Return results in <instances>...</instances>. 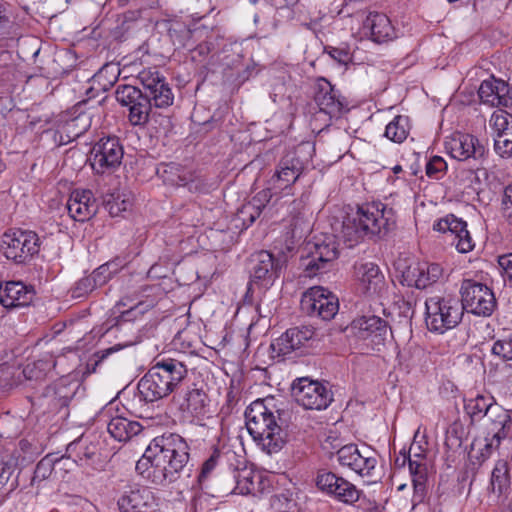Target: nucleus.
<instances>
[{
    "label": "nucleus",
    "instance_id": "6e6552de",
    "mask_svg": "<svg viewBox=\"0 0 512 512\" xmlns=\"http://www.w3.org/2000/svg\"><path fill=\"white\" fill-rule=\"evenodd\" d=\"M292 395L305 409H326L333 400V394L324 384L308 377L298 378L292 383Z\"/></svg>",
    "mask_w": 512,
    "mask_h": 512
},
{
    "label": "nucleus",
    "instance_id": "f8f14e48",
    "mask_svg": "<svg viewBox=\"0 0 512 512\" xmlns=\"http://www.w3.org/2000/svg\"><path fill=\"white\" fill-rule=\"evenodd\" d=\"M303 312L323 320H331L339 309L338 299L323 287L315 286L303 293L300 301Z\"/></svg>",
    "mask_w": 512,
    "mask_h": 512
},
{
    "label": "nucleus",
    "instance_id": "39448f33",
    "mask_svg": "<svg viewBox=\"0 0 512 512\" xmlns=\"http://www.w3.org/2000/svg\"><path fill=\"white\" fill-rule=\"evenodd\" d=\"M0 248L6 259L15 264H26L38 254L40 239L31 230H10L2 235Z\"/></svg>",
    "mask_w": 512,
    "mask_h": 512
},
{
    "label": "nucleus",
    "instance_id": "412c9836",
    "mask_svg": "<svg viewBox=\"0 0 512 512\" xmlns=\"http://www.w3.org/2000/svg\"><path fill=\"white\" fill-rule=\"evenodd\" d=\"M351 331L358 339L367 341L372 347H377L383 345L387 339L389 326L378 316H362L352 321Z\"/></svg>",
    "mask_w": 512,
    "mask_h": 512
},
{
    "label": "nucleus",
    "instance_id": "603ef678",
    "mask_svg": "<svg viewBox=\"0 0 512 512\" xmlns=\"http://www.w3.org/2000/svg\"><path fill=\"white\" fill-rule=\"evenodd\" d=\"M447 171V163L440 156H433L426 164V175L439 180L444 177Z\"/></svg>",
    "mask_w": 512,
    "mask_h": 512
},
{
    "label": "nucleus",
    "instance_id": "c03bdc74",
    "mask_svg": "<svg viewBox=\"0 0 512 512\" xmlns=\"http://www.w3.org/2000/svg\"><path fill=\"white\" fill-rule=\"evenodd\" d=\"M135 343H136L135 341H127L125 343L115 344L109 348L95 352L87 363L88 371L91 373L96 372L97 366L100 363H102L105 359H107L110 355H112L126 347L132 346Z\"/></svg>",
    "mask_w": 512,
    "mask_h": 512
},
{
    "label": "nucleus",
    "instance_id": "6e6d98bb",
    "mask_svg": "<svg viewBox=\"0 0 512 512\" xmlns=\"http://www.w3.org/2000/svg\"><path fill=\"white\" fill-rule=\"evenodd\" d=\"M503 205L507 219L509 223L512 224V183L507 185L504 189Z\"/></svg>",
    "mask_w": 512,
    "mask_h": 512
},
{
    "label": "nucleus",
    "instance_id": "13d9d810",
    "mask_svg": "<svg viewBox=\"0 0 512 512\" xmlns=\"http://www.w3.org/2000/svg\"><path fill=\"white\" fill-rule=\"evenodd\" d=\"M237 217L239 220L242 221L243 225L245 227H249L252 225L257 218L260 216L254 215V213H244V205L238 210Z\"/></svg>",
    "mask_w": 512,
    "mask_h": 512
},
{
    "label": "nucleus",
    "instance_id": "f03ea898",
    "mask_svg": "<svg viewBox=\"0 0 512 512\" xmlns=\"http://www.w3.org/2000/svg\"><path fill=\"white\" fill-rule=\"evenodd\" d=\"M395 224L393 208L382 202L363 203L343 218L340 230L335 229L336 237L352 248L366 239L384 237Z\"/></svg>",
    "mask_w": 512,
    "mask_h": 512
},
{
    "label": "nucleus",
    "instance_id": "ea45409f",
    "mask_svg": "<svg viewBox=\"0 0 512 512\" xmlns=\"http://www.w3.org/2000/svg\"><path fill=\"white\" fill-rule=\"evenodd\" d=\"M150 103V108H167L173 104L174 95L169 84L165 81L151 92L144 94Z\"/></svg>",
    "mask_w": 512,
    "mask_h": 512
},
{
    "label": "nucleus",
    "instance_id": "c85d7f7f",
    "mask_svg": "<svg viewBox=\"0 0 512 512\" xmlns=\"http://www.w3.org/2000/svg\"><path fill=\"white\" fill-rule=\"evenodd\" d=\"M478 95L482 103L491 107H507L512 102V97L509 95L508 84L494 77L484 80L481 83Z\"/></svg>",
    "mask_w": 512,
    "mask_h": 512
},
{
    "label": "nucleus",
    "instance_id": "e2e57ef3",
    "mask_svg": "<svg viewBox=\"0 0 512 512\" xmlns=\"http://www.w3.org/2000/svg\"><path fill=\"white\" fill-rule=\"evenodd\" d=\"M9 22V17L7 15L6 7L3 3L0 2V25H5Z\"/></svg>",
    "mask_w": 512,
    "mask_h": 512
},
{
    "label": "nucleus",
    "instance_id": "09e8293b",
    "mask_svg": "<svg viewBox=\"0 0 512 512\" xmlns=\"http://www.w3.org/2000/svg\"><path fill=\"white\" fill-rule=\"evenodd\" d=\"M15 466L16 464L14 461H7L2 464L0 472V493L4 492L5 490L7 492H11L16 489L17 481H10L11 476L14 473Z\"/></svg>",
    "mask_w": 512,
    "mask_h": 512
},
{
    "label": "nucleus",
    "instance_id": "680f3d73",
    "mask_svg": "<svg viewBox=\"0 0 512 512\" xmlns=\"http://www.w3.org/2000/svg\"><path fill=\"white\" fill-rule=\"evenodd\" d=\"M137 314V307H132L126 311H123L120 315L122 321H131Z\"/></svg>",
    "mask_w": 512,
    "mask_h": 512
},
{
    "label": "nucleus",
    "instance_id": "2f4dec72",
    "mask_svg": "<svg viewBox=\"0 0 512 512\" xmlns=\"http://www.w3.org/2000/svg\"><path fill=\"white\" fill-rule=\"evenodd\" d=\"M170 395L164 385L157 380L151 368L144 374L137 384V397L140 402L153 403Z\"/></svg>",
    "mask_w": 512,
    "mask_h": 512
},
{
    "label": "nucleus",
    "instance_id": "0eeeda50",
    "mask_svg": "<svg viewBox=\"0 0 512 512\" xmlns=\"http://www.w3.org/2000/svg\"><path fill=\"white\" fill-rule=\"evenodd\" d=\"M250 282L251 286L269 288L279 278L286 266L285 256H274L272 253L262 250L251 256Z\"/></svg>",
    "mask_w": 512,
    "mask_h": 512
},
{
    "label": "nucleus",
    "instance_id": "de8ad7c7",
    "mask_svg": "<svg viewBox=\"0 0 512 512\" xmlns=\"http://www.w3.org/2000/svg\"><path fill=\"white\" fill-rule=\"evenodd\" d=\"M223 458L224 455L219 450H214L211 456L202 464L200 473L197 477L198 483L202 489L208 488L205 482Z\"/></svg>",
    "mask_w": 512,
    "mask_h": 512
},
{
    "label": "nucleus",
    "instance_id": "a211bd4d",
    "mask_svg": "<svg viewBox=\"0 0 512 512\" xmlns=\"http://www.w3.org/2000/svg\"><path fill=\"white\" fill-rule=\"evenodd\" d=\"M304 166L298 150L287 152L280 159L276 171L269 181L270 185H273L275 191H286V195L291 194V187L302 174Z\"/></svg>",
    "mask_w": 512,
    "mask_h": 512
},
{
    "label": "nucleus",
    "instance_id": "f3484780",
    "mask_svg": "<svg viewBox=\"0 0 512 512\" xmlns=\"http://www.w3.org/2000/svg\"><path fill=\"white\" fill-rule=\"evenodd\" d=\"M117 506L119 512H160L155 493L150 487L138 484L123 491Z\"/></svg>",
    "mask_w": 512,
    "mask_h": 512
},
{
    "label": "nucleus",
    "instance_id": "e433bc0d",
    "mask_svg": "<svg viewBox=\"0 0 512 512\" xmlns=\"http://www.w3.org/2000/svg\"><path fill=\"white\" fill-rule=\"evenodd\" d=\"M97 445L92 442H88L87 438L81 437L80 439L70 443L67 446V452L69 453L70 463L68 469L73 463L80 462V465L87 463L92 460L97 454Z\"/></svg>",
    "mask_w": 512,
    "mask_h": 512
},
{
    "label": "nucleus",
    "instance_id": "20e7f679",
    "mask_svg": "<svg viewBox=\"0 0 512 512\" xmlns=\"http://www.w3.org/2000/svg\"><path fill=\"white\" fill-rule=\"evenodd\" d=\"M462 317L463 306L454 296L434 295L425 301V323L432 332L443 334L456 327Z\"/></svg>",
    "mask_w": 512,
    "mask_h": 512
},
{
    "label": "nucleus",
    "instance_id": "bf43d9fd",
    "mask_svg": "<svg viewBox=\"0 0 512 512\" xmlns=\"http://www.w3.org/2000/svg\"><path fill=\"white\" fill-rule=\"evenodd\" d=\"M498 264L504 270L506 276L512 281V259L510 256H499Z\"/></svg>",
    "mask_w": 512,
    "mask_h": 512
},
{
    "label": "nucleus",
    "instance_id": "bb28decb",
    "mask_svg": "<svg viewBox=\"0 0 512 512\" xmlns=\"http://www.w3.org/2000/svg\"><path fill=\"white\" fill-rule=\"evenodd\" d=\"M36 292L33 286H28L21 281H9L0 286V303L5 308L29 306Z\"/></svg>",
    "mask_w": 512,
    "mask_h": 512
},
{
    "label": "nucleus",
    "instance_id": "a19ab883",
    "mask_svg": "<svg viewBox=\"0 0 512 512\" xmlns=\"http://www.w3.org/2000/svg\"><path fill=\"white\" fill-rule=\"evenodd\" d=\"M493 398L478 395L473 399L468 400L465 404V409L472 419L482 418L487 415L489 411L494 412L495 410L500 413L502 409L495 407L493 408Z\"/></svg>",
    "mask_w": 512,
    "mask_h": 512
},
{
    "label": "nucleus",
    "instance_id": "c9c22d12",
    "mask_svg": "<svg viewBox=\"0 0 512 512\" xmlns=\"http://www.w3.org/2000/svg\"><path fill=\"white\" fill-rule=\"evenodd\" d=\"M511 486L509 465L506 460L499 459L491 473L490 489L498 497L505 495Z\"/></svg>",
    "mask_w": 512,
    "mask_h": 512
},
{
    "label": "nucleus",
    "instance_id": "8fccbe9b",
    "mask_svg": "<svg viewBox=\"0 0 512 512\" xmlns=\"http://www.w3.org/2000/svg\"><path fill=\"white\" fill-rule=\"evenodd\" d=\"M512 116L506 111L494 112L490 119V126L493 128L496 136L511 130Z\"/></svg>",
    "mask_w": 512,
    "mask_h": 512
},
{
    "label": "nucleus",
    "instance_id": "7c9ffc66",
    "mask_svg": "<svg viewBox=\"0 0 512 512\" xmlns=\"http://www.w3.org/2000/svg\"><path fill=\"white\" fill-rule=\"evenodd\" d=\"M180 410L189 417L203 420L209 413V399L200 388L193 387L185 393L179 405Z\"/></svg>",
    "mask_w": 512,
    "mask_h": 512
},
{
    "label": "nucleus",
    "instance_id": "72a5a7b5",
    "mask_svg": "<svg viewBox=\"0 0 512 512\" xmlns=\"http://www.w3.org/2000/svg\"><path fill=\"white\" fill-rule=\"evenodd\" d=\"M114 266L113 262L106 263L98 267L91 276L84 277L80 279L73 290V297H83L89 292L93 291L97 285V282L100 284L105 283L106 280L110 277L111 273L116 272V268L110 270V268Z\"/></svg>",
    "mask_w": 512,
    "mask_h": 512
},
{
    "label": "nucleus",
    "instance_id": "4d7b16f0",
    "mask_svg": "<svg viewBox=\"0 0 512 512\" xmlns=\"http://www.w3.org/2000/svg\"><path fill=\"white\" fill-rule=\"evenodd\" d=\"M119 73H120V69L117 67V65L106 64L100 69V71L98 73V77H102L104 75L110 74L113 77V79L109 80V85L112 86L114 84V82L117 80V76L119 75Z\"/></svg>",
    "mask_w": 512,
    "mask_h": 512
},
{
    "label": "nucleus",
    "instance_id": "aec40b11",
    "mask_svg": "<svg viewBox=\"0 0 512 512\" xmlns=\"http://www.w3.org/2000/svg\"><path fill=\"white\" fill-rule=\"evenodd\" d=\"M433 230L448 234L451 237V243L455 245L460 253H468L475 247V242L467 229L466 221L454 214H447L435 221Z\"/></svg>",
    "mask_w": 512,
    "mask_h": 512
},
{
    "label": "nucleus",
    "instance_id": "ddd939ff",
    "mask_svg": "<svg viewBox=\"0 0 512 512\" xmlns=\"http://www.w3.org/2000/svg\"><path fill=\"white\" fill-rule=\"evenodd\" d=\"M124 155L123 147L117 137H106L96 142L90 150L89 160L92 169L104 174L119 167Z\"/></svg>",
    "mask_w": 512,
    "mask_h": 512
},
{
    "label": "nucleus",
    "instance_id": "b1692460",
    "mask_svg": "<svg viewBox=\"0 0 512 512\" xmlns=\"http://www.w3.org/2000/svg\"><path fill=\"white\" fill-rule=\"evenodd\" d=\"M314 334V329L309 326L290 328L272 342L271 349L277 356H287L305 346Z\"/></svg>",
    "mask_w": 512,
    "mask_h": 512
},
{
    "label": "nucleus",
    "instance_id": "4468645a",
    "mask_svg": "<svg viewBox=\"0 0 512 512\" xmlns=\"http://www.w3.org/2000/svg\"><path fill=\"white\" fill-rule=\"evenodd\" d=\"M316 486L323 493L347 505L356 503L362 493L353 483L326 470L318 472Z\"/></svg>",
    "mask_w": 512,
    "mask_h": 512
},
{
    "label": "nucleus",
    "instance_id": "f704fd0d",
    "mask_svg": "<svg viewBox=\"0 0 512 512\" xmlns=\"http://www.w3.org/2000/svg\"><path fill=\"white\" fill-rule=\"evenodd\" d=\"M107 430L115 440L122 442L138 435L142 430V426L137 421H131L125 417L116 416L108 422Z\"/></svg>",
    "mask_w": 512,
    "mask_h": 512
},
{
    "label": "nucleus",
    "instance_id": "864d4df0",
    "mask_svg": "<svg viewBox=\"0 0 512 512\" xmlns=\"http://www.w3.org/2000/svg\"><path fill=\"white\" fill-rule=\"evenodd\" d=\"M492 353L505 360H512V335L508 338L497 340L492 346Z\"/></svg>",
    "mask_w": 512,
    "mask_h": 512
},
{
    "label": "nucleus",
    "instance_id": "cd10ccee",
    "mask_svg": "<svg viewBox=\"0 0 512 512\" xmlns=\"http://www.w3.org/2000/svg\"><path fill=\"white\" fill-rule=\"evenodd\" d=\"M354 273L364 294L375 295L382 291L385 278L378 265L372 262L357 263L354 266Z\"/></svg>",
    "mask_w": 512,
    "mask_h": 512
},
{
    "label": "nucleus",
    "instance_id": "473e14b6",
    "mask_svg": "<svg viewBox=\"0 0 512 512\" xmlns=\"http://www.w3.org/2000/svg\"><path fill=\"white\" fill-rule=\"evenodd\" d=\"M408 462L414 490L412 503L415 506L423 502L426 496L427 467L420 454H415L414 458L409 456Z\"/></svg>",
    "mask_w": 512,
    "mask_h": 512
},
{
    "label": "nucleus",
    "instance_id": "052dcab7",
    "mask_svg": "<svg viewBox=\"0 0 512 512\" xmlns=\"http://www.w3.org/2000/svg\"><path fill=\"white\" fill-rule=\"evenodd\" d=\"M129 202L122 200L119 204L116 200L114 203L109 204V210L112 215H117L120 211H126L128 209Z\"/></svg>",
    "mask_w": 512,
    "mask_h": 512
},
{
    "label": "nucleus",
    "instance_id": "dca6fc26",
    "mask_svg": "<svg viewBox=\"0 0 512 512\" xmlns=\"http://www.w3.org/2000/svg\"><path fill=\"white\" fill-rule=\"evenodd\" d=\"M305 249L307 254L301 256V266L307 277H314L326 271L329 264L338 257L334 241L308 244Z\"/></svg>",
    "mask_w": 512,
    "mask_h": 512
},
{
    "label": "nucleus",
    "instance_id": "7ed1b4c3",
    "mask_svg": "<svg viewBox=\"0 0 512 512\" xmlns=\"http://www.w3.org/2000/svg\"><path fill=\"white\" fill-rule=\"evenodd\" d=\"M290 414L269 408L265 400L252 402L245 411V424L253 440L268 454L279 452L289 438Z\"/></svg>",
    "mask_w": 512,
    "mask_h": 512
},
{
    "label": "nucleus",
    "instance_id": "4c0bfd02",
    "mask_svg": "<svg viewBox=\"0 0 512 512\" xmlns=\"http://www.w3.org/2000/svg\"><path fill=\"white\" fill-rule=\"evenodd\" d=\"M260 479V475L255 474L253 471H237L233 476V481L236 485L232 491L241 495H256L261 492Z\"/></svg>",
    "mask_w": 512,
    "mask_h": 512
},
{
    "label": "nucleus",
    "instance_id": "c756f323",
    "mask_svg": "<svg viewBox=\"0 0 512 512\" xmlns=\"http://www.w3.org/2000/svg\"><path fill=\"white\" fill-rule=\"evenodd\" d=\"M512 426V420L507 411L501 410L495 419H492L491 437L485 438L484 448L481 449L480 458L482 461L488 459L492 452L499 448L501 441L508 437Z\"/></svg>",
    "mask_w": 512,
    "mask_h": 512
},
{
    "label": "nucleus",
    "instance_id": "423d86ee",
    "mask_svg": "<svg viewBox=\"0 0 512 512\" xmlns=\"http://www.w3.org/2000/svg\"><path fill=\"white\" fill-rule=\"evenodd\" d=\"M463 311L481 317H489L497 308L493 290L484 283L473 279H464L460 288Z\"/></svg>",
    "mask_w": 512,
    "mask_h": 512
},
{
    "label": "nucleus",
    "instance_id": "1a4fd4ad",
    "mask_svg": "<svg viewBox=\"0 0 512 512\" xmlns=\"http://www.w3.org/2000/svg\"><path fill=\"white\" fill-rule=\"evenodd\" d=\"M75 386L67 379L61 378L46 386L44 390L32 399V405L42 413H59L67 409L75 395Z\"/></svg>",
    "mask_w": 512,
    "mask_h": 512
},
{
    "label": "nucleus",
    "instance_id": "a18cd8bd",
    "mask_svg": "<svg viewBox=\"0 0 512 512\" xmlns=\"http://www.w3.org/2000/svg\"><path fill=\"white\" fill-rule=\"evenodd\" d=\"M90 125L91 116L88 113L80 112L65 123V130L73 137H79L89 129Z\"/></svg>",
    "mask_w": 512,
    "mask_h": 512
},
{
    "label": "nucleus",
    "instance_id": "2eb2a0df",
    "mask_svg": "<svg viewBox=\"0 0 512 512\" xmlns=\"http://www.w3.org/2000/svg\"><path fill=\"white\" fill-rule=\"evenodd\" d=\"M337 459L342 467H346L358 475L373 476L377 466L376 452L369 447L359 450L355 444H348L337 451Z\"/></svg>",
    "mask_w": 512,
    "mask_h": 512
},
{
    "label": "nucleus",
    "instance_id": "5fc2aeb1",
    "mask_svg": "<svg viewBox=\"0 0 512 512\" xmlns=\"http://www.w3.org/2000/svg\"><path fill=\"white\" fill-rule=\"evenodd\" d=\"M328 54L340 64H347L351 60L350 53L347 49L329 47Z\"/></svg>",
    "mask_w": 512,
    "mask_h": 512
},
{
    "label": "nucleus",
    "instance_id": "79ce46f5",
    "mask_svg": "<svg viewBox=\"0 0 512 512\" xmlns=\"http://www.w3.org/2000/svg\"><path fill=\"white\" fill-rule=\"evenodd\" d=\"M408 133V117L403 115L395 116L385 129V136L395 143H402L407 138Z\"/></svg>",
    "mask_w": 512,
    "mask_h": 512
},
{
    "label": "nucleus",
    "instance_id": "6ab92c4d",
    "mask_svg": "<svg viewBox=\"0 0 512 512\" xmlns=\"http://www.w3.org/2000/svg\"><path fill=\"white\" fill-rule=\"evenodd\" d=\"M444 269L438 263L414 261L402 270V283L408 287L425 289L439 282Z\"/></svg>",
    "mask_w": 512,
    "mask_h": 512
},
{
    "label": "nucleus",
    "instance_id": "49530a36",
    "mask_svg": "<svg viewBox=\"0 0 512 512\" xmlns=\"http://www.w3.org/2000/svg\"><path fill=\"white\" fill-rule=\"evenodd\" d=\"M138 79L145 89V93L151 92L159 86V84L166 81L165 77L159 73L155 68L144 69L138 74Z\"/></svg>",
    "mask_w": 512,
    "mask_h": 512
},
{
    "label": "nucleus",
    "instance_id": "4be33fe9",
    "mask_svg": "<svg viewBox=\"0 0 512 512\" xmlns=\"http://www.w3.org/2000/svg\"><path fill=\"white\" fill-rule=\"evenodd\" d=\"M151 370L157 380L164 385L170 394L186 379L188 368L184 361L174 358L155 359Z\"/></svg>",
    "mask_w": 512,
    "mask_h": 512
},
{
    "label": "nucleus",
    "instance_id": "f257e3e1",
    "mask_svg": "<svg viewBox=\"0 0 512 512\" xmlns=\"http://www.w3.org/2000/svg\"><path fill=\"white\" fill-rule=\"evenodd\" d=\"M190 447L179 434L169 433L154 438L136 463V471L154 484L176 481L186 469Z\"/></svg>",
    "mask_w": 512,
    "mask_h": 512
},
{
    "label": "nucleus",
    "instance_id": "3c124183",
    "mask_svg": "<svg viewBox=\"0 0 512 512\" xmlns=\"http://www.w3.org/2000/svg\"><path fill=\"white\" fill-rule=\"evenodd\" d=\"M494 149L501 157L512 156V124L511 130L495 136Z\"/></svg>",
    "mask_w": 512,
    "mask_h": 512
},
{
    "label": "nucleus",
    "instance_id": "774afa93",
    "mask_svg": "<svg viewBox=\"0 0 512 512\" xmlns=\"http://www.w3.org/2000/svg\"><path fill=\"white\" fill-rule=\"evenodd\" d=\"M405 486H406L405 484L400 485V486L398 487V490H403V489L405 488Z\"/></svg>",
    "mask_w": 512,
    "mask_h": 512
},
{
    "label": "nucleus",
    "instance_id": "9b49d317",
    "mask_svg": "<svg viewBox=\"0 0 512 512\" xmlns=\"http://www.w3.org/2000/svg\"><path fill=\"white\" fill-rule=\"evenodd\" d=\"M117 102L129 108L128 119L133 126H144L149 122L150 103L143 92L128 84H120L115 90Z\"/></svg>",
    "mask_w": 512,
    "mask_h": 512
},
{
    "label": "nucleus",
    "instance_id": "5701e85b",
    "mask_svg": "<svg viewBox=\"0 0 512 512\" xmlns=\"http://www.w3.org/2000/svg\"><path fill=\"white\" fill-rule=\"evenodd\" d=\"M314 101L320 112L329 115L330 118L340 117L346 108L339 91L324 78L319 79L316 83Z\"/></svg>",
    "mask_w": 512,
    "mask_h": 512
},
{
    "label": "nucleus",
    "instance_id": "0e129e2a",
    "mask_svg": "<svg viewBox=\"0 0 512 512\" xmlns=\"http://www.w3.org/2000/svg\"><path fill=\"white\" fill-rule=\"evenodd\" d=\"M392 170H393V172L395 174H398V173L402 172L403 169H402V167L400 165H396V166L393 167Z\"/></svg>",
    "mask_w": 512,
    "mask_h": 512
},
{
    "label": "nucleus",
    "instance_id": "58836bf2",
    "mask_svg": "<svg viewBox=\"0 0 512 512\" xmlns=\"http://www.w3.org/2000/svg\"><path fill=\"white\" fill-rule=\"evenodd\" d=\"M70 463V457H61L59 459L53 460L48 456L41 459L34 470V475L31 480V484L42 482L48 479L52 473H56L57 469L68 468V464Z\"/></svg>",
    "mask_w": 512,
    "mask_h": 512
},
{
    "label": "nucleus",
    "instance_id": "338daca9",
    "mask_svg": "<svg viewBox=\"0 0 512 512\" xmlns=\"http://www.w3.org/2000/svg\"><path fill=\"white\" fill-rule=\"evenodd\" d=\"M286 2H287L288 4H294V3H296V2H297V0H286Z\"/></svg>",
    "mask_w": 512,
    "mask_h": 512
},
{
    "label": "nucleus",
    "instance_id": "9d476101",
    "mask_svg": "<svg viewBox=\"0 0 512 512\" xmlns=\"http://www.w3.org/2000/svg\"><path fill=\"white\" fill-rule=\"evenodd\" d=\"M447 152L459 161H475L477 173L482 172L486 175V170L481 169V165L487 150L481 141L474 135L468 133H453L445 142Z\"/></svg>",
    "mask_w": 512,
    "mask_h": 512
},
{
    "label": "nucleus",
    "instance_id": "a878e982",
    "mask_svg": "<svg viewBox=\"0 0 512 512\" xmlns=\"http://www.w3.org/2000/svg\"><path fill=\"white\" fill-rule=\"evenodd\" d=\"M66 207L69 216L79 222L90 220L98 208L93 192L87 189L72 191Z\"/></svg>",
    "mask_w": 512,
    "mask_h": 512
},
{
    "label": "nucleus",
    "instance_id": "37998d69",
    "mask_svg": "<svg viewBox=\"0 0 512 512\" xmlns=\"http://www.w3.org/2000/svg\"><path fill=\"white\" fill-rule=\"evenodd\" d=\"M280 190H274L273 185L259 191L250 202L244 204V213H254L256 216H260L263 209L271 201L272 197L276 195Z\"/></svg>",
    "mask_w": 512,
    "mask_h": 512
},
{
    "label": "nucleus",
    "instance_id": "69168bd1",
    "mask_svg": "<svg viewBox=\"0 0 512 512\" xmlns=\"http://www.w3.org/2000/svg\"><path fill=\"white\" fill-rule=\"evenodd\" d=\"M230 490H231V484L227 488L223 489L222 492L226 493Z\"/></svg>",
    "mask_w": 512,
    "mask_h": 512
},
{
    "label": "nucleus",
    "instance_id": "393cba45",
    "mask_svg": "<svg viewBox=\"0 0 512 512\" xmlns=\"http://www.w3.org/2000/svg\"><path fill=\"white\" fill-rule=\"evenodd\" d=\"M363 32L373 42L382 44L397 38V31L389 17L383 13L370 12L362 25Z\"/></svg>",
    "mask_w": 512,
    "mask_h": 512
}]
</instances>
